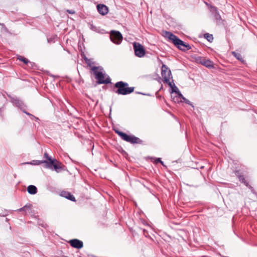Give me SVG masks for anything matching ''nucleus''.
<instances>
[{"mask_svg": "<svg viewBox=\"0 0 257 257\" xmlns=\"http://www.w3.org/2000/svg\"><path fill=\"white\" fill-rule=\"evenodd\" d=\"M165 37L171 41L178 48L182 51L188 50L191 49L189 44L185 43L171 32L166 31Z\"/></svg>", "mask_w": 257, "mask_h": 257, "instance_id": "f257e3e1", "label": "nucleus"}, {"mask_svg": "<svg viewBox=\"0 0 257 257\" xmlns=\"http://www.w3.org/2000/svg\"><path fill=\"white\" fill-rule=\"evenodd\" d=\"M92 71L98 83L108 84L110 83V80L109 78H105V76L102 72V68L101 67H93Z\"/></svg>", "mask_w": 257, "mask_h": 257, "instance_id": "f03ea898", "label": "nucleus"}, {"mask_svg": "<svg viewBox=\"0 0 257 257\" xmlns=\"http://www.w3.org/2000/svg\"><path fill=\"white\" fill-rule=\"evenodd\" d=\"M161 75L163 78L164 82L172 87L173 81H171L172 79L171 72L170 69L165 64H163L162 66Z\"/></svg>", "mask_w": 257, "mask_h": 257, "instance_id": "7ed1b4c3", "label": "nucleus"}, {"mask_svg": "<svg viewBox=\"0 0 257 257\" xmlns=\"http://www.w3.org/2000/svg\"><path fill=\"white\" fill-rule=\"evenodd\" d=\"M135 55L139 58H143L146 55V51L144 47L139 43H133Z\"/></svg>", "mask_w": 257, "mask_h": 257, "instance_id": "20e7f679", "label": "nucleus"}, {"mask_svg": "<svg viewBox=\"0 0 257 257\" xmlns=\"http://www.w3.org/2000/svg\"><path fill=\"white\" fill-rule=\"evenodd\" d=\"M127 83L122 81L117 82L115 84V87L117 89L115 91L118 94L125 95L128 93V87Z\"/></svg>", "mask_w": 257, "mask_h": 257, "instance_id": "39448f33", "label": "nucleus"}, {"mask_svg": "<svg viewBox=\"0 0 257 257\" xmlns=\"http://www.w3.org/2000/svg\"><path fill=\"white\" fill-rule=\"evenodd\" d=\"M197 63L200 64L207 68H213L214 65L213 62L209 59H206L204 57H199L196 59Z\"/></svg>", "mask_w": 257, "mask_h": 257, "instance_id": "423d86ee", "label": "nucleus"}, {"mask_svg": "<svg viewBox=\"0 0 257 257\" xmlns=\"http://www.w3.org/2000/svg\"><path fill=\"white\" fill-rule=\"evenodd\" d=\"M45 164L47 168L52 169L53 167L56 171L62 168L61 163L56 159H53L50 162L45 161Z\"/></svg>", "mask_w": 257, "mask_h": 257, "instance_id": "0eeeda50", "label": "nucleus"}, {"mask_svg": "<svg viewBox=\"0 0 257 257\" xmlns=\"http://www.w3.org/2000/svg\"><path fill=\"white\" fill-rule=\"evenodd\" d=\"M111 40L114 43L118 44L122 40L121 34L117 31H112L110 35Z\"/></svg>", "mask_w": 257, "mask_h": 257, "instance_id": "6e6552de", "label": "nucleus"}, {"mask_svg": "<svg viewBox=\"0 0 257 257\" xmlns=\"http://www.w3.org/2000/svg\"><path fill=\"white\" fill-rule=\"evenodd\" d=\"M69 243L72 247L77 249L81 248L83 247L82 241L77 239L70 240Z\"/></svg>", "mask_w": 257, "mask_h": 257, "instance_id": "1a4fd4ad", "label": "nucleus"}, {"mask_svg": "<svg viewBox=\"0 0 257 257\" xmlns=\"http://www.w3.org/2000/svg\"><path fill=\"white\" fill-rule=\"evenodd\" d=\"M97 9L99 13L102 16L106 15L108 12V8L103 4L98 5L97 6Z\"/></svg>", "mask_w": 257, "mask_h": 257, "instance_id": "9d476101", "label": "nucleus"}, {"mask_svg": "<svg viewBox=\"0 0 257 257\" xmlns=\"http://www.w3.org/2000/svg\"><path fill=\"white\" fill-rule=\"evenodd\" d=\"M60 195L61 196L65 197V198L68 199L71 201H75L74 196L73 195H72L70 192L66 191H62L61 192Z\"/></svg>", "mask_w": 257, "mask_h": 257, "instance_id": "9b49d317", "label": "nucleus"}, {"mask_svg": "<svg viewBox=\"0 0 257 257\" xmlns=\"http://www.w3.org/2000/svg\"><path fill=\"white\" fill-rule=\"evenodd\" d=\"M32 205L28 204L25 205L23 207L18 210V211H24L25 214L30 213L31 212Z\"/></svg>", "mask_w": 257, "mask_h": 257, "instance_id": "f8f14e48", "label": "nucleus"}, {"mask_svg": "<svg viewBox=\"0 0 257 257\" xmlns=\"http://www.w3.org/2000/svg\"><path fill=\"white\" fill-rule=\"evenodd\" d=\"M114 131L118 135L121 137L122 139L126 142H128V135L116 129H114Z\"/></svg>", "mask_w": 257, "mask_h": 257, "instance_id": "ddd939ff", "label": "nucleus"}, {"mask_svg": "<svg viewBox=\"0 0 257 257\" xmlns=\"http://www.w3.org/2000/svg\"><path fill=\"white\" fill-rule=\"evenodd\" d=\"M130 143L132 144H142V141L134 136L130 135Z\"/></svg>", "mask_w": 257, "mask_h": 257, "instance_id": "4468645a", "label": "nucleus"}, {"mask_svg": "<svg viewBox=\"0 0 257 257\" xmlns=\"http://www.w3.org/2000/svg\"><path fill=\"white\" fill-rule=\"evenodd\" d=\"M211 11L214 13V17L217 21H220L221 19V16L218 13L216 8L214 7H211Z\"/></svg>", "mask_w": 257, "mask_h": 257, "instance_id": "2eb2a0df", "label": "nucleus"}, {"mask_svg": "<svg viewBox=\"0 0 257 257\" xmlns=\"http://www.w3.org/2000/svg\"><path fill=\"white\" fill-rule=\"evenodd\" d=\"M27 191L30 194L34 195L37 193V189L35 186L31 185L28 187Z\"/></svg>", "mask_w": 257, "mask_h": 257, "instance_id": "dca6fc26", "label": "nucleus"}, {"mask_svg": "<svg viewBox=\"0 0 257 257\" xmlns=\"http://www.w3.org/2000/svg\"><path fill=\"white\" fill-rule=\"evenodd\" d=\"M231 54L237 60L241 61L242 63H244V61L243 58L242 57L240 53L233 51L231 52Z\"/></svg>", "mask_w": 257, "mask_h": 257, "instance_id": "f3484780", "label": "nucleus"}, {"mask_svg": "<svg viewBox=\"0 0 257 257\" xmlns=\"http://www.w3.org/2000/svg\"><path fill=\"white\" fill-rule=\"evenodd\" d=\"M182 99H183L184 100V101H185L187 103L189 104L190 102L189 100H188L187 99H186L185 98H184L182 94L179 93L178 96L176 97V100L179 102L180 101V102L182 101Z\"/></svg>", "mask_w": 257, "mask_h": 257, "instance_id": "a211bd4d", "label": "nucleus"}, {"mask_svg": "<svg viewBox=\"0 0 257 257\" xmlns=\"http://www.w3.org/2000/svg\"><path fill=\"white\" fill-rule=\"evenodd\" d=\"M85 62L86 64L90 67L91 70L92 71L93 67H97V66H94V62L89 59L85 58Z\"/></svg>", "mask_w": 257, "mask_h": 257, "instance_id": "6ab92c4d", "label": "nucleus"}, {"mask_svg": "<svg viewBox=\"0 0 257 257\" xmlns=\"http://www.w3.org/2000/svg\"><path fill=\"white\" fill-rule=\"evenodd\" d=\"M204 37L209 42H212L213 40V37L212 35L209 34L208 33H206L204 35Z\"/></svg>", "mask_w": 257, "mask_h": 257, "instance_id": "aec40b11", "label": "nucleus"}, {"mask_svg": "<svg viewBox=\"0 0 257 257\" xmlns=\"http://www.w3.org/2000/svg\"><path fill=\"white\" fill-rule=\"evenodd\" d=\"M118 151L120 153V154L126 159H127L128 154L122 148H120L118 149Z\"/></svg>", "mask_w": 257, "mask_h": 257, "instance_id": "412c9836", "label": "nucleus"}, {"mask_svg": "<svg viewBox=\"0 0 257 257\" xmlns=\"http://www.w3.org/2000/svg\"><path fill=\"white\" fill-rule=\"evenodd\" d=\"M118 151L120 153V154L126 159H127L128 154L122 148H120L118 149Z\"/></svg>", "mask_w": 257, "mask_h": 257, "instance_id": "4be33fe9", "label": "nucleus"}, {"mask_svg": "<svg viewBox=\"0 0 257 257\" xmlns=\"http://www.w3.org/2000/svg\"><path fill=\"white\" fill-rule=\"evenodd\" d=\"M243 183L247 187H248L251 191L252 192L254 193V189L252 187H251L250 185L248 184V183L246 181L244 180L243 182Z\"/></svg>", "mask_w": 257, "mask_h": 257, "instance_id": "5701e85b", "label": "nucleus"}, {"mask_svg": "<svg viewBox=\"0 0 257 257\" xmlns=\"http://www.w3.org/2000/svg\"><path fill=\"white\" fill-rule=\"evenodd\" d=\"M19 59L21 61H23L25 64H28L29 62V61L26 58L23 57H22L21 56L20 58H19Z\"/></svg>", "mask_w": 257, "mask_h": 257, "instance_id": "b1692460", "label": "nucleus"}, {"mask_svg": "<svg viewBox=\"0 0 257 257\" xmlns=\"http://www.w3.org/2000/svg\"><path fill=\"white\" fill-rule=\"evenodd\" d=\"M44 157L46 159H48L49 161V162H50L53 159H51V157H49L47 153H45L44 154Z\"/></svg>", "mask_w": 257, "mask_h": 257, "instance_id": "393cba45", "label": "nucleus"}, {"mask_svg": "<svg viewBox=\"0 0 257 257\" xmlns=\"http://www.w3.org/2000/svg\"><path fill=\"white\" fill-rule=\"evenodd\" d=\"M27 114L30 115L32 117V119L33 118H34L35 120H38L39 119V118L37 117H35V116H34L33 115L29 113H28V112H25Z\"/></svg>", "mask_w": 257, "mask_h": 257, "instance_id": "a878e982", "label": "nucleus"}, {"mask_svg": "<svg viewBox=\"0 0 257 257\" xmlns=\"http://www.w3.org/2000/svg\"><path fill=\"white\" fill-rule=\"evenodd\" d=\"M238 179L240 181H241L242 183L245 180L244 177L242 175H240L238 176Z\"/></svg>", "mask_w": 257, "mask_h": 257, "instance_id": "bb28decb", "label": "nucleus"}, {"mask_svg": "<svg viewBox=\"0 0 257 257\" xmlns=\"http://www.w3.org/2000/svg\"><path fill=\"white\" fill-rule=\"evenodd\" d=\"M155 162L156 163H161L162 165H163V162L161 161L160 158H157L155 160Z\"/></svg>", "mask_w": 257, "mask_h": 257, "instance_id": "cd10ccee", "label": "nucleus"}, {"mask_svg": "<svg viewBox=\"0 0 257 257\" xmlns=\"http://www.w3.org/2000/svg\"><path fill=\"white\" fill-rule=\"evenodd\" d=\"M45 161H36V163H35V165H39L42 163H45Z\"/></svg>", "mask_w": 257, "mask_h": 257, "instance_id": "c85d7f7f", "label": "nucleus"}, {"mask_svg": "<svg viewBox=\"0 0 257 257\" xmlns=\"http://www.w3.org/2000/svg\"><path fill=\"white\" fill-rule=\"evenodd\" d=\"M67 12L71 14H73L75 13V11L73 10H67Z\"/></svg>", "mask_w": 257, "mask_h": 257, "instance_id": "c756f323", "label": "nucleus"}, {"mask_svg": "<svg viewBox=\"0 0 257 257\" xmlns=\"http://www.w3.org/2000/svg\"><path fill=\"white\" fill-rule=\"evenodd\" d=\"M134 87H130V93L134 91Z\"/></svg>", "mask_w": 257, "mask_h": 257, "instance_id": "7c9ffc66", "label": "nucleus"}]
</instances>
